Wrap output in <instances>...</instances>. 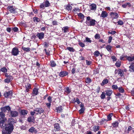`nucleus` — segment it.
I'll use <instances>...</instances> for the list:
<instances>
[{"label":"nucleus","mask_w":134,"mask_h":134,"mask_svg":"<svg viewBox=\"0 0 134 134\" xmlns=\"http://www.w3.org/2000/svg\"><path fill=\"white\" fill-rule=\"evenodd\" d=\"M96 21L94 19L91 18V17L88 16L87 17L86 23L88 26H94L96 24Z\"/></svg>","instance_id":"f257e3e1"},{"label":"nucleus","mask_w":134,"mask_h":134,"mask_svg":"<svg viewBox=\"0 0 134 134\" xmlns=\"http://www.w3.org/2000/svg\"><path fill=\"white\" fill-rule=\"evenodd\" d=\"M5 126L4 127L3 126L2 128H5L6 131L8 132L9 133H11L13 129V125H10L9 123L7 124L5 123Z\"/></svg>","instance_id":"f03ea898"},{"label":"nucleus","mask_w":134,"mask_h":134,"mask_svg":"<svg viewBox=\"0 0 134 134\" xmlns=\"http://www.w3.org/2000/svg\"><path fill=\"white\" fill-rule=\"evenodd\" d=\"M7 9L10 13H13L14 15H17L18 12L17 11V8L15 9L13 6H9L7 8Z\"/></svg>","instance_id":"7ed1b4c3"},{"label":"nucleus","mask_w":134,"mask_h":134,"mask_svg":"<svg viewBox=\"0 0 134 134\" xmlns=\"http://www.w3.org/2000/svg\"><path fill=\"white\" fill-rule=\"evenodd\" d=\"M5 115L4 112L2 111L0 112V119L2 121V122H5L7 121V119L5 117Z\"/></svg>","instance_id":"20e7f679"},{"label":"nucleus","mask_w":134,"mask_h":134,"mask_svg":"<svg viewBox=\"0 0 134 134\" xmlns=\"http://www.w3.org/2000/svg\"><path fill=\"white\" fill-rule=\"evenodd\" d=\"M28 112V111L27 110L24 109L21 110L20 112V116L25 118Z\"/></svg>","instance_id":"39448f33"},{"label":"nucleus","mask_w":134,"mask_h":134,"mask_svg":"<svg viewBox=\"0 0 134 134\" xmlns=\"http://www.w3.org/2000/svg\"><path fill=\"white\" fill-rule=\"evenodd\" d=\"M115 74H118L122 77H124V73L123 72L122 69H118L117 70L116 69L115 71Z\"/></svg>","instance_id":"423d86ee"},{"label":"nucleus","mask_w":134,"mask_h":134,"mask_svg":"<svg viewBox=\"0 0 134 134\" xmlns=\"http://www.w3.org/2000/svg\"><path fill=\"white\" fill-rule=\"evenodd\" d=\"M110 15L112 19H117L119 17V15L117 13L115 12H111Z\"/></svg>","instance_id":"0eeeda50"},{"label":"nucleus","mask_w":134,"mask_h":134,"mask_svg":"<svg viewBox=\"0 0 134 134\" xmlns=\"http://www.w3.org/2000/svg\"><path fill=\"white\" fill-rule=\"evenodd\" d=\"M19 52L18 48L16 47H15L13 48L11 53L13 55L16 56L18 54Z\"/></svg>","instance_id":"6e6552de"},{"label":"nucleus","mask_w":134,"mask_h":134,"mask_svg":"<svg viewBox=\"0 0 134 134\" xmlns=\"http://www.w3.org/2000/svg\"><path fill=\"white\" fill-rule=\"evenodd\" d=\"M1 111H3L4 113H5L6 112L7 110L8 111H10L11 108L9 106H6L4 107H2L1 108Z\"/></svg>","instance_id":"1a4fd4ad"},{"label":"nucleus","mask_w":134,"mask_h":134,"mask_svg":"<svg viewBox=\"0 0 134 134\" xmlns=\"http://www.w3.org/2000/svg\"><path fill=\"white\" fill-rule=\"evenodd\" d=\"M34 111L38 112L36 114L37 115L38 113L39 114H40L43 113L44 112V110L42 108L39 107L35 108L34 109Z\"/></svg>","instance_id":"9d476101"},{"label":"nucleus","mask_w":134,"mask_h":134,"mask_svg":"<svg viewBox=\"0 0 134 134\" xmlns=\"http://www.w3.org/2000/svg\"><path fill=\"white\" fill-rule=\"evenodd\" d=\"M44 33L43 32L38 33L37 34L36 36L38 38L39 40H41L44 38Z\"/></svg>","instance_id":"9b49d317"},{"label":"nucleus","mask_w":134,"mask_h":134,"mask_svg":"<svg viewBox=\"0 0 134 134\" xmlns=\"http://www.w3.org/2000/svg\"><path fill=\"white\" fill-rule=\"evenodd\" d=\"M12 92L10 91L8 92H5L4 94V96L6 98H9L12 95Z\"/></svg>","instance_id":"f8f14e48"},{"label":"nucleus","mask_w":134,"mask_h":134,"mask_svg":"<svg viewBox=\"0 0 134 134\" xmlns=\"http://www.w3.org/2000/svg\"><path fill=\"white\" fill-rule=\"evenodd\" d=\"M68 74V72L66 71H62L59 74V75L60 77H63L66 76Z\"/></svg>","instance_id":"ddd939ff"},{"label":"nucleus","mask_w":134,"mask_h":134,"mask_svg":"<svg viewBox=\"0 0 134 134\" xmlns=\"http://www.w3.org/2000/svg\"><path fill=\"white\" fill-rule=\"evenodd\" d=\"M10 115L12 117H16L18 116V111H10Z\"/></svg>","instance_id":"4468645a"},{"label":"nucleus","mask_w":134,"mask_h":134,"mask_svg":"<svg viewBox=\"0 0 134 134\" xmlns=\"http://www.w3.org/2000/svg\"><path fill=\"white\" fill-rule=\"evenodd\" d=\"M108 15V14L106 11H103L102 12L100 17L103 19L107 17Z\"/></svg>","instance_id":"2eb2a0df"},{"label":"nucleus","mask_w":134,"mask_h":134,"mask_svg":"<svg viewBox=\"0 0 134 134\" xmlns=\"http://www.w3.org/2000/svg\"><path fill=\"white\" fill-rule=\"evenodd\" d=\"M27 121L29 122L34 123L35 122V118L34 116H29L28 118Z\"/></svg>","instance_id":"dca6fc26"},{"label":"nucleus","mask_w":134,"mask_h":134,"mask_svg":"<svg viewBox=\"0 0 134 134\" xmlns=\"http://www.w3.org/2000/svg\"><path fill=\"white\" fill-rule=\"evenodd\" d=\"M60 129V127L58 124L56 123L54 124V131L55 132L59 131Z\"/></svg>","instance_id":"f3484780"},{"label":"nucleus","mask_w":134,"mask_h":134,"mask_svg":"<svg viewBox=\"0 0 134 134\" xmlns=\"http://www.w3.org/2000/svg\"><path fill=\"white\" fill-rule=\"evenodd\" d=\"M38 89L34 88L33 89L32 92L33 96H34L37 95L38 94Z\"/></svg>","instance_id":"a211bd4d"},{"label":"nucleus","mask_w":134,"mask_h":134,"mask_svg":"<svg viewBox=\"0 0 134 134\" xmlns=\"http://www.w3.org/2000/svg\"><path fill=\"white\" fill-rule=\"evenodd\" d=\"M90 9L92 10H95L96 9L97 6L96 4L94 3L91 4L90 5Z\"/></svg>","instance_id":"6ab92c4d"},{"label":"nucleus","mask_w":134,"mask_h":134,"mask_svg":"<svg viewBox=\"0 0 134 134\" xmlns=\"http://www.w3.org/2000/svg\"><path fill=\"white\" fill-rule=\"evenodd\" d=\"M31 133H36L37 132V130L34 127H31L28 130Z\"/></svg>","instance_id":"aec40b11"},{"label":"nucleus","mask_w":134,"mask_h":134,"mask_svg":"<svg viewBox=\"0 0 134 134\" xmlns=\"http://www.w3.org/2000/svg\"><path fill=\"white\" fill-rule=\"evenodd\" d=\"M129 61H132L134 60V56L132 57L126 55L125 56Z\"/></svg>","instance_id":"412c9836"},{"label":"nucleus","mask_w":134,"mask_h":134,"mask_svg":"<svg viewBox=\"0 0 134 134\" xmlns=\"http://www.w3.org/2000/svg\"><path fill=\"white\" fill-rule=\"evenodd\" d=\"M129 71L130 72H134V63L131 64L130 66H129Z\"/></svg>","instance_id":"4be33fe9"},{"label":"nucleus","mask_w":134,"mask_h":134,"mask_svg":"<svg viewBox=\"0 0 134 134\" xmlns=\"http://www.w3.org/2000/svg\"><path fill=\"white\" fill-rule=\"evenodd\" d=\"M112 47L110 45H107L105 47V48L107 51L110 52H112Z\"/></svg>","instance_id":"5701e85b"},{"label":"nucleus","mask_w":134,"mask_h":134,"mask_svg":"<svg viewBox=\"0 0 134 134\" xmlns=\"http://www.w3.org/2000/svg\"><path fill=\"white\" fill-rule=\"evenodd\" d=\"M25 85L26 89L25 91V92L26 93L28 92L29 91V89L31 88V84H27V85L25 84Z\"/></svg>","instance_id":"b1692460"},{"label":"nucleus","mask_w":134,"mask_h":134,"mask_svg":"<svg viewBox=\"0 0 134 134\" xmlns=\"http://www.w3.org/2000/svg\"><path fill=\"white\" fill-rule=\"evenodd\" d=\"M105 92L106 95L108 96H110L113 93L112 91L111 90H108Z\"/></svg>","instance_id":"393cba45"},{"label":"nucleus","mask_w":134,"mask_h":134,"mask_svg":"<svg viewBox=\"0 0 134 134\" xmlns=\"http://www.w3.org/2000/svg\"><path fill=\"white\" fill-rule=\"evenodd\" d=\"M69 27L68 26H65L62 28V30L64 33H66L68 31Z\"/></svg>","instance_id":"a878e982"},{"label":"nucleus","mask_w":134,"mask_h":134,"mask_svg":"<svg viewBox=\"0 0 134 134\" xmlns=\"http://www.w3.org/2000/svg\"><path fill=\"white\" fill-rule=\"evenodd\" d=\"M8 122L9 124L13 125L14 123V119L12 118H9V119Z\"/></svg>","instance_id":"bb28decb"},{"label":"nucleus","mask_w":134,"mask_h":134,"mask_svg":"<svg viewBox=\"0 0 134 134\" xmlns=\"http://www.w3.org/2000/svg\"><path fill=\"white\" fill-rule=\"evenodd\" d=\"M107 121H108L106 119L102 118L101 119V121L100 122V123L101 125H103L106 123Z\"/></svg>","instance_id":"cd10ccee"},{"label":"nucleus","mask_w":134,"mask_h":134,"mask_svg":"<svg viewBox=\"0 0 134 134\" xmlns=\"http://www.w3.org/2000/svg\"><path fill=\"white\" fill-rule=\"evenodd\" d=\"M127 5H129V7H131V5L130 3L127 2L122 5V7L124 8H126Z\"/></svg>","instance_id":"c85d7f7f"},{"label":"nucleus","mask_w":134,"mask_h":134,"mask_svg":"<svg viewBox=\"0 0 134 134\" xmlns=\"http://www.w3.org/2000/svg\"><path fill=\"white\" fill-rule=\"evenodd\" d=\"M115 66L118 68L121 65V62L119 60L117 61L115 64Z\"/></svg>","instance_id":"c756f323"},{"label":"nucleus","mask_w":134,"mask_h":134,"mask_svg":"<svg viewBox=\"0 0 134 134\" xmlns=\"http://www.w3.org/2000/svg\"><path fill=\"white\" fill-rule=\"evenodd\" d=\"M44 3V5L45 7H49L50 5V3L48 0H46L43 2Z\"/></svg>","instance_id":"7c9ffc66"},{"label":"nucleus","mask_w":134,"mask_h":134,"mask_svg":"<svg viewBox=\"0 0 134 134\" xmlns=\"http://www.w3.org/2000/svg\"><path fill=\"white\" fill-rule=\"evenodd\" d=\"M113 116V114L111 113L109 114L107 116V120L108 121H110L112 120L111 117Z\"/></svg>","instance_id":"2f4dec72"},{"label":"nucleus","mask_w":134,"mask_h":134,"mask_svg":"<svg viewBox=\"0 0 134 134\" xmlns=\"http://www.w3.org/2000/svg\"><path fill=\"white\" fill-rule=\"evenodd\" d=\"M2 71L3 73H5L7 71V69L5 67H3L0 69V72Z\"/></svg>","instance_id":"473e14b6"},{"label":"nucleus","mask_w":134,"mask_h":134,"mask_svg":"<svg viewBox=\"0 0 134 134\" xmlns=\"http://www.w3.org/2000/svg\"><path fill=\"white\" fill-rule=\"evenodd\" d=\"M22 49L24 51L28 52L30 51V49L29 47L26 48L23 47H22Z\"/></svg>","instance_id":"72a5a7b5"},{"label":"nucleus","mask_w":134,"mask_h":134,"mask_svg":"<svg viewBox=\"0 0 134 134\" xmlns=\"http://www.w3.org/2000/svg\"><path fill=\"white\" fill-rule=\"evenodd\" d=\"M64 90L68 94L70 93L71 92V89H69L68 87L65 88Z\"/></svg>","instance_id":"f704fd0d"},{"label":"nucleus","mask_w":134,"mask_h":134,"mask_svg":"<svg viewBox=\"0 0 134 134\" xmlns=\"http://www.w3.org/2000/svg\"><path fill=\"white\" fill-rule=\"evenodd\" d=\"M92 81V79L89 77H87L85 79V82L87 83H90Z\"/></svg>","instance_id":"c9c22d12"},{"label":"nucleus","mask_w":134,"mask_h":134,"mask_svg":"<svg viewBox=\"0 0 134 134\" xmlns=\"http://www.w3.org/2000/svg\"><path fill=\"white\" fill-rule=\"evenodd\" d=\"M77 14L78 16L80 18V19H84V18H85V16L83 14L81 13H77Z\"/></svg>","instance_id":"e433bc0d"},{"label":"nucleus","mask_w":134,"mask_h":134,"mask_svg":"<svg viewBox=\"0 0 134 134\" xmlns=\"http://www.w3.org/2000/svg\"><path fill=\"white\" fill-rule=\"evenodd\" d=\"M99 126H94L93 127V130L94 132H96L99 130Z\"/></svg>","instance_id":"4c0bfd02"},{"label":"nucleus","mask_w":134,"mask_h":134,"mask_svg":"<svg viewBox=\"0 0 134 134\" xmlns=\"http://www.w3.org/2000/svg\"><path fill=\"white\" fill-rule=\"evenodd\" d=\"M33 21L34 22H39L40 21V19L36 17H34L33 18Z\"/></svg>","instance_id":"58836bf2"},{"label":"nucleus","mask_w":134,"mask_h":134,"mask_svg":"<svg viewBox=\"0 0 134 134\" xmlns=\"http://www.w3.org/2000/svg\"><path fill=\"white\" fill-rule=\"evenodd\" d=\"M72 7L70 4L67 5L66 7V9L68 11L71 10L72 9Z\"/></svg>","instance_id":"ea45409f"},{"label":"nucleus","mask_w":134,"mask_h":134,"mask_svg":"<svg viewBox=\"0 0 134 134\" xmlns=\"http://www.w3.org/2000/svg\"><path fill=\"white\" fill-rule=\"evenodd\" d=\"M57 111V113H59L62 111V107L60 106L57 108L56 109Z\"/></svg>","instance_id":"a19ab883"},{"label":"nucleus","mask_w":134,"mask_h":134,"mask_svg":"<svg viewBox=\"0 0 134 134\" xmlns=\"http://www.w3.org/2000/svg\"><path fill=\"white\" fill-rule=\"evenodd\" d=\"M79 44L81 47L83 48L85 47V45L84 43L81 42V41H79Z\"/></svg>","instance_id":"79ce46f5"},{"label":"nucleus","mask_w":134,"mask_h":134,"mask_svg":"<svg viewBox=\"0 0 134 134\" xmlns=\"http://www.w3.org/2000/svg\"><path fill=\"white\" fill-rule=\"evenodd\" d=\"M118 122L115 121L112 123V126L114 127H117L118 126Z\"/></svg>","instance_id":"37998d69"},{"label":"nucleus","mask_w":134,"mask_h":134,"mask_svg":"<svg viewBox=\"0 0 134 134\" xmlns=\"http://www.w3.org/2000/svg\"><path fill=\"white\" fill-rule=\"evenodd\" d=\"M51 66L52 67H54L56 66V64L54 61H51Z\"/></svg>","instance_id":"c03bdc74"},{"label":"nucleus","mask_w":134,"mask_h":134,"mask_svg":"<svg viewBox=\"0 0 134 134\" xmlns=\"http://www.w3.org/2000/svg\"><path fill=\"white\" fill-rule=\"evenodd\" d=\"M132 129V128L130 126H129L128 127V130H127L126 131L125 130V132L126 133H128L129 131H131Z\"/></svg>","instance_id":"a18cd8bd"},{"label":"nucleus","mask_w":134,"mask_h":134,"mask_svg":"<svg viewBox=\"0 0 134 134\" xmlns=\"http://www.w3.org/2000/svg\"><path fill=\"white\" fill-rule=\"evenodd\" d=\"M84 42H88L91 43L92 42V41L90 38L88 37H86L85 40L84 41Z\"/></svg>","instance_id":"49530a36"},{"label":"nucleus","mask_w":134,"mask_h":134,"mask_svg":"<svg viewBox=\"0 0 134 134\" xmlns=\"http://www.w3.org/2000/svg\"><path fill=\"white\" fill-rule=\"evenodd\" d=\"M66 48L70 52H74L75 51V49L72 47H67Z\"/></svg>","instance_id":"de8ad7c7"},{"label":"nucleus","mask_w":134,"mask_h":134,"mask_svg":"<svg viewBox=\"0 0 134 134\" xmlns=\"http://www.w3.org/2000/svg\"><path fill=\"white\" fill-rule=\"evenodd\" d=\"M94 54L96 57H97L100 54V53L99 51H96L94 52Z\"/></svg>","instance_id":"09e8293b"},{"label":"nucleus","mask_w":134,"mask_h":134,"mask_svg":"<svg viewBox=\"0 0 134 134\" xmlns=\"http://www.w3.org/2000/svg\"><path fill=\"white\" fill-rule=\"evenodd\" d=\"M108 83V80L107 79H105L103 80L101 84H107Z\"/></svg>","instance_id":"8fccbe9b"},{"label":"nucleus","mask_w":134,"mask_h":134,"mask_svg":"<svg viewBox=\"0 0 134 134\" xmlns=\"http://www.w3.org/2000/svg\"><path fill=\"white\" fill-rule=\"evenodd\" d=\"M118 90L120 93H123L124 92V89L122 87H119L118 88Z\"/></svg>","instance_id":"3c124183"},{"label":"nucleus","mask_w":134,"mask_h":134,"mask_svg":"<svg viewBox=\"0 0 134 134\" xmlns=\"http://www.w3.org/2000/svg\"><path fill=\"white\" fill-rule=\"evenodd\" d=\"M100 97L102 99H104L105 97V94L104 92H102V94L101 95Z\"/></svg>","instance_id":"603ef678"},{"label":"nucleus","mask_w":134,"mask_h":134,"mask_svg":"<svg viewBox=\"0 0 134 134\" xmlns=\"http://www.w3.org/2000/svg\"><path fill=\"white\" fill-rule=\"evenodd\" d=\"M44 51H45L46 54L48 56L50 55V51H47L46 50V49L45 48L44 49Z\"/></svg>","instance_id":"864d4df0"},{"label":"nucleus","mask_w":134,"mask_h":134,"mask_svg":"<svg viewBox=\"0 0 134 134\" xmlns=\"http://www.w3.org/2000/svg\"><path fill=\"white\" fill-rule=\"evenodd\" d=\"M5 122H2V121L0 120V126H1V127L2 128L3 126L5 127Z\"/></svg>","instance_id":"5fc2aeb1"},{"label":"nucleus","mask_w":134,"mask_h":134,"mask_svg":"<svg viewBox=\"0 0 134 134\" xmlns=\"http://www.w3.org/2000/svg\"><path fill=\"white\" fill-rule=\"evenodd\" d=\"M86 64L87 65H91L92 64V62L91 61H88L87 60H86Z\"/></svg>","instance_id":"6e6d98bb"},{"label":"nucleus","mask_w":134,"mask_h":134,"mask_svg":"<svg viewBox=\"0 0 134 134\" xmlns=\"http://www.w3.org/2000/svg\"><path fill=\"white\" fill-rule=\"evenodd\" d=\"M94 74H96L99 73V70L98 69H96L94 70Z\"/></svg>","instance_id":"4d7b16f0"},{"label":"nucleus","mask_w":134,"mask_h":134,"mask_svg":"<svg viewBox=\"0 0 134 134\" xmlns=\"http://www.w3.org/2000/svg\"><path fill=\"white\" fill-rule=\"evenodd\" d=\"M56 82L58 83H62V80L60 79V78H59V79L58 78L56 79L55 80Z\"/></svg>","instance_id":"13d9d810"},{"label":"nucleus","mask_w":134,"mask_h":134,"mask_svg":"<svg viewBox=\"0 0 134 134\" xmlns=\"http://www.w3.org/2000/svg\"><path fill=\"white\" fill-rule=\"evenodd\" d=\"M100 36L99 34H96L94 36V38L96 39H99L100 38Z\"/></svg>","instance_id":"bf43d9fd"},{"label":"nucleus","mask_w":134,"mask_h":134,"mask_svg":"<svg viewBox=\"0 0 134 134\" xmlns=\"http://www.w3.org/2000/svg\"><path fill=\"white\" fill-rule=\"evenodd\" d=\"M112 88L114 90H116L118 88L117 86L116 85H113L112 86Z\"/></svg>","instance_id":"052dcab7"},{"label":"nucleus","mask_w":134,"mask_h":134,"mask_svg":"<svg viewBox=\"0 0 134 134\" xmlns=\"http://www.w3.org/2000/svg\"><path fill=\"white\" fill-rule=\"evenodd\" d=\"M85 110V108H82L81 109L79 110V112L80 114H82L83 113Z\"/></svg>","instance_id":"680f3d73"},{"label":"nucleus","mask_w":134,"mask_h":134,"mask_svg":"<svg viewBox=\"0 0 134 134\" xmlns=\"http://www.w3.org/2000/svg\"><path fill=\"white\" fill-rule=\"evenodd\" d=\"M117 23L118 25H123L124 24L123 22L120 20H119L117 22Z\"/></svg>","instance_id":"e2e57ef3"},{"label":"nucleus","mask_w":134,"mask_h":134,"mask_svg":"<svg viewBox=\"0 0 134 134\" xmlns=\"http://www.w3.org/2000/svg\"><path fill=\"white\" fill-rule=\"evenodd\" d=\"M12 29L14 32H16L19 30L18 28L17 27L12 28Z\"/></svg>","instance_id":"0e129e2a"},{"label":"nucleus","mask_w":134,"mask_h":134,"mask_svg":"<svg viewBox=\"0 0 134 134\" xmlns=\"http://www.w3.org/2000/svg\"><path fill=\"white\" fill-rule=\"evenodd\" d=\"M111 58H112L113 62H115L116 61L117 59L115 56L113 55L112 56Z\"/></svg>","instance_id":"69168bd1"},{"label":"nucleus","mask_w":134,"mask_h":134,"mask_svg":"<svg viewBox=\"0 0 134 134\" xmlns=\"http://www.w3.org/2000/svg\"><path fill=\"white\" fill-rule=\"evenodd\" d=\"M44 7H45V6L44 5V3H42L41 4L40 6V7L41 8L44 9Z\"/></svg>","instance_id":"338daca9"},{"label":"nucleus","mask_w":134,"mask_h":134,"mask_svg":"<svg viewBox=\"0 0 134 134\" xmlns=\"http://www.w3.org/2000/svg\"><path fill=\"white\" fill-rule=\"evenodd\" d=\"M10 81H11L10 80L9 78H7V79H5L4 80V81L5 83H9L10 82Z\"/></svg>","instance_id":"774afa93"}]
</instances>
